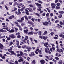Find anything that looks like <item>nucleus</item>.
Listing matches in <instances>:
<instances>
[{
	"label": "nucleus",
	"instance_id": "f257e3e1",
	"mask_svg": "<svg viewBox=\"0 0 64 64\" xmlns=\"http://www.w3.org/2000/svg\"><path fill=\"white\" fill-rule=\"evenodd\" d=\"M22 48H24L25 49V48H26V49H28L27 50V51L28 52H30V50H32V48L30 46H27L26 45H24V46H22Z\"/></svg>",
	"mask_w": 64,
	"mask_h": 64
},
{
	"label": "nucleus",
	"instance_id": "f03ea898",
	"mask_svg": "<svg viewBox=\"0 0 64 64\" xmlns=\"http://www.w3.org/2000/svg\"><path fill=\"white\" fill-rule=\"evenodd\" d=\"M17 56L19 58H20V60H18V62H21V61L23 62V60H22V59H21V58H22V57H21V55L20 54H17Z\"/></svg>",
	"mask_w": 64,
	"mask_h": 64
},
{
	"label": "nucleus",
	"instance_id": "7ed1b4c3",
	"mask_svg": "<svg viewBox=\"0 0 64 64\" xmlns=\"http://www.w3.org/2000/svg\"><path fill=\"white\" fill-rule=\"evenodd\" d=\"M39 38H40V39H43L45 40H46L48 38V37L47 36H39Z\"/></svg>",
	"mask_w": 64,
	"mask_h": 64
},
{
	"label": "nucleus",
	"instance_id": "20e7f679",
	"mask_svg": "<svg viewBox=\"0 0 64 64\" xmlns=\"http://www.w3.org/2000/svg\"><path fill=\"white\" fill-rule=\"evenodd\" d=\"M24 16H23L21 18V20H17L16 21L19 23H22L23 22V21H24Z\"/></svg>",
	"mask_w": 64,
	"mask_h": 64
},
{
	"label": "nucleus",
	"instance_id": "39448f33",
	"mask_svg": "<svg viewBox=\"0 0 64 64\" xmlns=\"http://www.w3.org/2000/svg\"><path fill=\"white\" fill-rule=\"evenodd\" d=\"M42 23L44 26H48V24H49V23L50 25L51 24V22H50L49 23L47 22H42Z\"/></svg>",
	"mask_w": 64,
	"mask_h": 64
},
{
	"label": "nucleus",
	"instance_id": "423d86ee",
	"mask_svg": "<svg viewBox=\"0 0 64 64\" xmlns=\"http://www.w3.org/2000/svg\"><path fill=\"white\" fill-rule=\"evenodd\" d=\"M35 4H36V5H37V6H38V8H42V7L41 6H42V5L41 4H39L38 3H35Z\"/></svg>",
	"mask_w": 64,
	"mask_h": 64
},
{
	"label": "nucleus",
	"instance_id": "0eeeda50",
	"mask_svg": "<svg viewBox=\"0 0 64 64\" xmlns=\"http://www.w3.org/2000/svg\"><path fill=\"white\" fill-rule=\"evenodd\" d=\"M9 36L12 39H14V38H15V35H14L13 34H12L10 35Z\"/></svg>",
	"mask_w": 64,
	"mask_h": 64
},
{
	"label": "nucleus",
	"instance_id": "6e6552de",
	"mask_svg": "<svg viewBox=\"0 0 64 64\" xmlns=\"http://www.w3.org/2000/svg\"><path fill=\"white\" fill-rule=\"evenodd\" d=\"M15 18V16H14V15H12V16H10L8 17V18L9 20L12 19H13V18Z\"/></svg>",
	"mask_w": 64,
	"mask_h": 64
},
{
	"label": "nucleus",
	"instance_id": "1a4fd4ad",
	"mask_svg": "<svg viewBox=\"0 0 64 64\" xmlns=\"http://www.w3.org/2000/svg\"><path fill=\"white\" fill-rule=\"evenodd\" d=\"M22 8H21L20 9V11L21 12L23 11L24 10V9L25 8V6H24V5L22 6Z\"/></svg>",
	"mask_w": 64,
	"mask_h": 64
},
{
	"label": "nucleus",
	"instance_id": "9d476101",
	"mask_svg": "<svg viewBox=\"0 0 64 64\" xmlns=\"http://www.w3.org/2000/svg\"><path fill=\"white\" fill-rule=\"evenodd\" d=\"M4 48L3 45L2 44H0V50H2Z\"/></svg>",
	"mask_w": 64,
	"mask_h": 64
},
{
	"label": "nucleus",
	"instance_id": "9b49d317",
	"mask_svg": "<svg viewBox=\"0 0 64 64\" xmlns=\"http://www.w3.org/2000/svg\"><path fill=\"white\" fill-rule=\"evenodd\" d=\"M25 11H26V15H29V11L26 9L24 10Z\"/></svg>",
	"mask_w": 64,
	"mask_h": 64
},
{
	"label": "nucleus",
	"instance_id": "f8f14e48",
	"mask_svg": "<svg viewBox=\"0 0 64 64\" xmlns=\"http://www.w3.org/2000/svg\"><path fill=\"white\" fill-rule=\"evenodd\" d=\"M28 29H26V30H24V33L26 34H27L28 33Z\"/></svg>",
	"mask_w": 64,
	"mask_h": 64
},
{
	"label": "nucleus",
	"instance_id": "ddd939ff",
	"mask_svg": "<svg viewBox=\"0 0 64 64\" xmlns=\"http://www.w3.org/2000/svg\"><path fill=\"white\" fill-rule=\"evenodd\" d=\"M16 26L18 27L19 28V29L20 31H22V28H21V26L19 25H16Z\"/></svg>",
	"mask_w": 64,
	"mask_h": 64
},
{
	"label": "nucleus",
	"instance_id": "4468645a",
	"mask_svg": "<svg viewBox=\"0 0 64 64\" xmlns=\"http://www.w3.org/2000/svg\"><path fill=\"white\" fill-rule=\"evenodd\" d=\"M20 55L22 56V57H23L24 56V53L23 52H22V51H20Z\"/></svg>",
	"mask_w": 64,
	"mask_h": 64
},
{
	"label": "nucleus",
	"instance_id": "2eb2a0df",
	"mask_svg": "<svg viewBox=\"0 0 64 64\" xmlns=\"http://www.w3.org/2000/svg\"><path fill=\"white\" fill-rule=\"evenodd\" d=\"M40 62L41 64H44L45 63V61L44 60H40Z\"/></svg>",
	"mask_w": 64,
	"mask_h": 64
},
{
	"label": "nucleus",
	"instance_id": "dca6fc26",
	"mask_svg": "<svg viewBox=\"0 0 64 64\" xmlns=\"http://www.w3.org/2000/svg\"><path fill=\"white\" fill-rule=\"evenodd\" d=\"M63 63V62H62V60H60L58 62V64H62Z\"/></svg>",
	"mask_w": 64,
	"mask_h": 64
},
{
	"label": "nucleus",
	"instance_id": "f3484780",
	"mask_svg": "<svg viewBox=\"0 0 64 64\" xmlns=\"http://www.w3.org/2000/svg\"><path fill=\"white\" fill-rule=\"evenodd\" d=\"M26 9H28V10H29L30 11H31V12L32 11V8H26Z\"/></svg>",
	"mask_w": 64,
	"mask_h": 64
},
{
	"label": "nucleus",
	"instance_id": "a211bd4d",
	"mask_svg": "<svg viewBox=\"0 0 64 64\" xmlns=\"http://www.w3.org/2000/svg\"><path fill=\"white\" fill-rule=\"evenodd\" d=\"M10 49H8V51L9 52H11L12 51H12V48L11 47H10Z\"/></svg>",
	"mask_w": 64,
	"mask_h": 64
},
{
	"label": "nucleus",
	"instance_id": "6ab92c4d",
	"mask_svg": "<svg viewBox=\"0 0 64 64\" xmlns=\"http://www.w3.org/2000/svg\"><path fill=\"white\" fill-rule=\"evenodd\" d=\"M14 32V30L13 29H11L9 31L10 33H13Z\"/></svg>",
	"mask_w": 64,
	"mask_h": 64
},
{
	"label": "nucleus",
	"instance_id": "aec40b11",
	"mask_svg": "<svg viewBox=\"0 0 64 64\" xmlns=\"http://www.w3.org/2000/svg\"><path fill=\"white\" fill-rule=\"evenodd\" d=\"M16 44L17 45H19V41L17 40H16Z\"/></svg>",
	"mask_w": 64,
	"mask_h": 64
},
{
	"label": "nucleus",
	"instance_id": "412c9836",
	"mask_svg": "<svg viewBox=\"0 0 64 64\" xmlns=\"http://www.w3.org/2000/svg\"><path fill=\"white\" fill-rule=\"evenodd\" d=\"M24 18L25 19V20H26L27 21H28V17H27V16H24Z\"/></svg>",
	"mask_w": 64,
	"mask_h": 64
},
{
	"label": "nucleus",
	"instance_id": "4be33fe9",
	"mask_svg": "<svg viewBox=\"0 0 64 64\" xmlns=\"http://www.w3.org/2000/svg\"><path fill=\"white\" fill-rule=\"evenodd\" d=\"M34 14L35 15H36V16H38V17H40V15H39L36 12H34Z\"/></svg>",
	"mask_w": 64,
	"mask_h": 64
},
{
	"label": "nucleus",
	"instance_id": "5701e85b",
	"mask_svg": "<svg viewBox=\"0 0 64 64\" xmlns=\"http://www.w3.org/2000/svg\"><path fill=\"white\" fill-rule=\"evenodd\" d=\"M15 13L16 14H17V15H21V14H19V12H18H18H17V11H16Z\"/></svg>",
	"mask_w": 64,
	"mask_h": 64
},
{
	"label": "nucleus",
	"instance_id": "b1692460",
	"mask_svg": "<svg viewBox=\"0 0 64 64\" xmlns=\"http://www.w3.org/2000/svg\"><path fill=\"white\" fill-rule=\"evenodd\" d=\"M59 13L60 14H63V12L62 11L60 10L59 12Z\"/></svg>",
	"mask_w": 64,
	"mask_h": 64
},
{
	"label": "nucleus",
	"instance_id": "393cba45",
	"mask_svg": "<svg viewBox=\"0 0 64 64\" xmlns=\"http://www.w3.org/2000/svg\"><path fill=\"white\" fill-rule=\"evenodd\" d=\"M28 34V35H32V32H29Z\"/></svg>",
	"mask_w": 64,
	"mask_h": 64
},
{
	"label": "nucleus",
	"instance_id": "a878e982",
	"mask_svg": "<svg viewBox=\"0 0 64 64\" xmlns=\"http://www.w3.org/2000/svg\"><path fill=\"white\" fill-rule=\"evenodd\" d=\"M4 7L6 9V10H9V9H8V7H7V6L6 5H4Z\"/></svg>",
	"mask_w": 64,
	"mask_h": 64
},
{
	"label": "nucleus",
	"instance_id": "bb28decb",
	"mask_svg": "<svg viewBox=\"0 0 64 64\" xmlns=\"http://www.w3.org/2000/svg\"><path fill=\"white\" fill-rule=\"evenodd\" d=\"M44 34H43L44 35H46V34H47V33H48V32H47V31L46 30L44 31Z\"/></svg>",
	"mask_w": 64,
	"mask_h": 64
},
{
	"label": "nucleus",
	"instance_id": "cd10ccee",
	"mask_svg": "<svg viewBox=\"0 0 64 64\" xmlns=\"http://www.w3.org/2000/svg\"><path fill=\"white\" fill-rule=\"evenodd\" d=\"M38 33V32H34H34H32V34H35V35L37 34Z\"/></svg>",
	"mask_w": 64,
	"mask_h": 64
},
{
	"label": "nucleus",
	"instance_id": "c85d7f7f",
	"mask_svg": "<svg viewBox=\"0 0 64 64\" xmlns=\"http://www.w3.org/2000/svg\"><path fill=\"white\" fill-rule=\"evenodd\" d=\"M36 63L35 62V60H34L32 61V64H35Z\"/></svg>",
	"mask_w": 64,
	"mask_h": 64
},
{
	"label": "nucleus",
	"instance_id": "c756f323",
	"mask_svg": "<svg viewBox=\"0 0 64 64\" xmlns=\"http://www.w3.org/2000/svg\"><path fill=\"white\" fill-rule=\"evenodd\" d=\"M42 33L41 32V31H40L38 32V35H41Z\"/></svg>",
	"mask_w": 64,
	"mask_h": 64
},
{
	"label": "nucleus",
	"instance_id": "7c9ffc66",
	"mask_svg": "<svg viewBox=\"0 0 64 64\" xmlns=\"http://www.w3.org/2000/svg\"><path fill=\"white\" fill-rule=\"evenodd\" d=\"M52 61H53L54 62V63H55V64H56V63L57 62V61L56 60H54V59H53Z\"/></svg>",
	"mask_w": 64,
	"mask_h": 64
},
{
	"label": "nucleus",
	"instance_id": "2f4dec72",
	"mask_svg": "<svg viewBox=\"0 0 64 64\" xmlns=\"http://www.w3.org/2000/svg\"><path fill=\"white\" fill-rule=\"evenodd\" d=\"M58 18H62V14H60L59 15V16H58Z\"/></svg>",
	"mask_w": 64,
	"mask_h": 64
},
{
	"label": "nucleus",
	"instance_id": "473e14b6",
	"mask_svg": "<svg viewBox=\"0 0 64 64\" xmlns=\"http://www.w3.org/2000/svg\"><path fill=\"white\" fill-rule=\"evenodd\" d=\"M38 2L40 4H43V2L42 1H41L40 0H39L38 1Z\"/></svg>",
	"mask_w": 64,
	"mask_h": 64
},
{
	"label": "nucleus",
	"instance_id": "72a5a7b5",
	"mask_svg": "<svg viewBox=\"0 0 64 64\" xmlns=\"http://www.w3.org/2000/svg\"><path fill=\"white\" fill-rule=\"evenodd\" d=\"M48 12L49 13H50V9H49V8H46Z\"/></svg>",
	"mask_w": 64,
	"mask_h": 64
},
{
	"label": "nucleus",
	"instance_id": "f704fd0d",
	"mask_svg": "<svg viewBox=\"0 0 64 64\" xmlns=\"http://www.w3.org/2000/svg\"><path fill=\"white\" fill-rule=\"evenodd\" d=\"M57 51H58V52H59V53L61 52L60 50L58 48L57 49Z\"/></svg>",
	"mask_w": 64,
	"mask_h": 64
},
{
	"label": "nucleus",
	"instance_id": "c9c22d12",
	"mask_svg": "<svg viewBox=\"0 0 64 64\" xmlns=\"http://www.w3.org/2000/svg\"><path fill=\"white\" fill-rule=\"evenodd\" d=\"M45 52L47 53H48V50L47 49V48H45Z\"/></svg>",
	"mask_w": 64,
	"mask_h": 64
},
{
	"label": "nucleus",
	"instance_id": "e433bc0d",
	"mask_svg": "<svg viewBox=\"0 0 64 64\" xmlns=\"http://www.w3.org/2000/svg\"><path fill=\"white\" fill-rule=\"evenodd\" d=\"M58 22H59V20H56L55 21V23H57Z\"/></svg>",
	"mask_w": 64,
	"mask_h": 64
},
{
	"label": "nucleus",
	"instance_id": "4c0bfd02",
	"mask_svg": "<svg viewBox=\"0 0 64 64\" xmlns=\"http://www.w3.org/2000/svg\"><path fill=\"white\" fill-rule=\"evenodd\" d=\"M13 44V42H10V44L9 45V46H11Z\"/></svg>",
	"mask_w": 64,
	"mask_h": 64
},
{
	"label": "nucleus",
	"instance_id": "58836bf2",
	"mask_svg": "<svg viewBox=\"0 0 64 64\" xmlns=\"http://www.w3.org/2000/svg\"><path fill=\"white\" fill-rule=\"evenodd\" d=\"M56 8L57 9H59L60 8V6H56Z\"/></svg>",
	"mask_w": 64,
	"mask_h": 64
},
{
	"label": "nucleus",
	"instance_id": "ea45409f",
	"mask_svg": "<svg viewBox=\"0 0 64 64\" xmlns=\"http://www.w3.org/2000/svg\"><path fill=\"white\" fill-rule=\"evenodd\" d=\"M4 30L3 29H0V32H4Z\"/></svg>",
	"mask_w": 64,
	"mask_h": 64
},
{
	"label": "nucleus",
	"instance_id": "a19ab883",
	"mask_svg": "<svg viewBox=\"0 0 64 64\" xmlns=\"http://www.w3.org/2000/svg\"><path fill=\"white\" fill-rule=\"evenodd\" d=\"M31 2V1H28L27 2V3H28V4H29V3H31V2Z\"/></svg>",
	"mask_w": 64,
	"mask_h": 64
},
{
	"label": "nucleus",
	"instance_id": "79ce46f5",
	"mask_svg": "<svg viewBox=\"0 0 64 64\" xmlns=\"http://www.w3.org/2000/svg\"><path fill=\"white\" fill-rule=\"evenodd\" d=\"M17 5V2H15L14 3V6H15V5Z\"/></svg>",
	"mask_w": 64,
	"mask_h": 64
},
{
	"label": "nucleus",
	"instance_id": "37998d69",
	"mask_svg": "<svg viewBox=\"0 0 64 64\" xmlns=\"http://www.w3.org/2000/svg\"><path fill=\"white\" fill-rule=\"evenodd\" d=\"M17 47L18 48H22V47L21 46H20L18 45H17Z\"/></svg>",
	"mask_w": 64,
	"mask_h": 64
},
{
	"label": "nucleus",
	"instance_id": "c03bdc74",
	"mask_svg": "<svg viewBox=\"0 0 64 64\" xmlns=\"http://www.w3.org/2000/svg\"><path fill=\"white\" fill-rule=\"evenodd\" d=\"M60 24L61 25H62L63 24V22H62L60 21Z\"/></svg>",
	"mask_w": 64,
	"mask_h": 64
},
{
	"label": "nucleus",
	"instance_id": "a18cd8bd",
	"mask_svg": "<svg viewBox=\"0 0 64 64\" xmlns=\"http://www.w3.org/2000/svg\"><path fill=\"white\" fill-rule=\"evenodd\" d=\"M50 34L51 35V36H53V34H54V32H52L50 33Z\"/></svg>",
	"mask_w": 64,
	"mask_h": 64
},
{
	"label": "nucleus",
	"instance_id": "49530a36",
	"mask_svg": "<svg viewBox=\"0 0 64 64\" xmlns=\"http://www.w3.org/2000/svg\"><path fill=\"white\" fill-rule=\"evenodd\" d=\"M14 28L15 29V30H16V32H17V30H18V28Z\"/></svg>",
	"mask_w": 64,
	"mask_h": 64
},
{
	"label": "nucleus",
	"instance_id": "de8ad7c7",
	"mask_svg": "<svg viewBox=\"0 0 64 64\" xmlns=\"http://www.w3.org/2000/svg\"><path fill=\"white\" fill-rule=\"evenodd\" d=\"M18 14H21V12H20V9H18Z\"/></svg>",
	"mask_w": 64,
	"mask_h": 64
},
{
	"label": "nucleus",
	"instance_id": "09e8293b",
	"mask_svg": "<svg viewBox=\"0 0 64 64\" xmlns=\"http://www.w3.org/2000/svg\"><path fill=\"white\" fill-rule=\"evenodd\" d=\"M21 37V36L20 35H18L17 36V38H20Z\"/></svg>",
	"mask_w": 64,
	"mask_h": 64
},
{
	"label": "nucleus",
	"instance_id": "8fccbe9b",
	"mask_svg": "<svg viewBox=\"0 0 64 64\" xmlns=\"http://www.w3.org/2000/svg\"><path fill=\"white\" fill-rule=\"evenodd\" d=\"M55 58L56 59V60H59V58H58L57 57H55Z\"/></svg>",
	"mask_w": 64,
	"mask_h": 64
},
{
	"label": "nucleus",
	"instance_id": "3c124183",
	"mask_svg": "<svg viewBox=\"0 0 64 64\" xmlns=\"http://www.w3.org/2000/svg\"><path fill=\"white\" fill-rule=\"evenodd\" d=\"M37 10H38V11H42V10H41V9L40 8H37Z\"/></svg>",
	"mask_w": 64,
	"mask_h": 64
},
{
	"label": "nucleus",
	"instance_id": "603ef678",
	"mask_svg": "<svg viewBox=\"0 0 64 64\" xmlns=\"http://www.w3.org/2000/svg\"><path fill=\"white\" fill-rule=\"evenodd\" d=\"M37 20L38 22H40L41 21V19L38 18V19Z\"/></svg>",
	"mask_w": 64,
	"mask_h": 64
},
{
	"label": "nucleus",
	"instance_id": "864d4df0",
	"mask_svg": "<svg viewBox=\"0 0 64 64\" xmlns=\"http://www.w3.org/2000/svg\"><path fill=\"white\" fill-rule=\"evenodd\" d=\"M15 62L16 64H19V63H18V62L17 60L15 61Z\"/></svg>",
	"mask_w": 64,
	"mask_h": 64
},
{
	"label": "nucleus",
	"instance_id": "5fc2aeb1",
	"mask_svg": "<svg viewBox=\"0 0 64 64\" xmlns=\"http://www.w3.org/2000/svg\"><path fill=\"white\" fill-rule=\"evenodd\" d=\"M14 23L16 24V25H18V23L17 22H14Z\"/></svg>",
	"mask_w": 64,
	"mask_h": 64
},
{
	"label": "nucleus",
	"instance_id": "6e6d98bb",
	"mask_svg": "<svg viewBox=\"0 0 64 64\" xmlns=\"http://www.w3.org/2000/svg\"><path fill=\"white\" fill-rule=\"evenodd\" d=\"M38 52L40 53V54H42V53H42V52L41 51V50H40L39 51H38Z\"/></svg>",
	"mask_w": 64,
	"mask_h": 64
},
{
	"label": "nucleus",
	"instance_id": "4d7b16f0",
	"mask_svg": "<svg viewBox=\"0 0 64 64\" xmlns=\"http://www.w3.org/2000/svg\"><path fill=\"white\" fill-rule=\"evenodd\" d=\"M34 41L36 43H38V41L36 40H34Z\"/></svg>",
	"mask_w": 64,
	"mask_h": 64
},
{
	"label": "nucleus",
	"instance_id": "13d9d810",
	"mask_svg": "<svg viewBox=\"0 0 64 64\" xmlns=\"http://www.w3.org/2000/svg\"><path fill=\"white\" fill-rule=\"evenodd\" d=\"M1 57L3 59H5V57L4 56H3V57H2V56Z\"/></svg>",
	"mask_w": 64,
	"mask_h": 64
},
{
	"label": "nucleus",
	"instance_id": "bf43d9fd",
	"mask_svg": "<svg viewBox=\"0 0 64 64\" xmlns=\"http://www.w3.org/2000/svg\"><path fill=\"white\" fill-rule=\"evenodd\" d=\"M55 21V20L53 18H52V22H54Z\"/></svg>",
	"mask_w": 64,
	"mask_h": 64
},
{
	"label": "nucleus",
	"instance_id": "052dcab7",
	"mask_svg": "<svg viewBox=\"0 0 64 64\" xmlns=\"http://www.w3.org/2000/svg\"><path fill=\"white\" fill-rule=\"evenodd\" d=\"M62 36H63V34H60L59 35V36L60 37H62Z\"/></svg>",
	"mask_w": 64,
	"mask_h": 64
},
{
	"label": "nucleus",
	"instance_id": "680f3d73",
	"mask_svg": "<svg viewBox=\"0 0 64 64\" xmlns=\"http://www.w3.org/2000/svg\"><path fill=\"white\" fill-rule=\"evenodd\" d=\"M11 39V38H10V37L8 38H7V40H10Z\"/></svg>",
	"mask_w": 64,
	"mask_h": 64
},
{
	"label": "nucleus",
	"instance_id": "e2e57ef3",
	"mask_svg": "<svg viewBox=\"0 0 64 64\" xmlns=\"http://www.w3.org/2000/svg\"><path fill=\"white\" fill-rule=\"evenodd\" d=\"M8 3L10 5H12V2H8Z\"/></svg>",
	"mask_w": 64,
	"mask_h": 64
},
{
	"label": "nucleus",
	"instance_id": "0e129e2a",
	"mask_svg": "<svg viewBox=\"0 0 64 64\" xmlns=\"http://www.w3.org/2000/svg\"><path fill=\"white\" fill-rule=\"evenodd\" d=\"M46 15V14L45 13V12H44L43 13V14H42V16H45V15Z\"/></svg>",
	"mask_w": 64,
	"mask_h": 64
},
{
	"label": "nucleus",
	"instance_id": "69168bd1",
	"mask_svg": "<svg viewBox=\"0 0 64 64\" xmlns=\"http://www.w3.org/2000/svg\"><path fill=\"white\" fill-rule=\"evenodd\" d=\"M56 5H57V6H60V4L59 3H58L56 4Z\"/></svg>",
	"mask_w": 64,
	"mask_h": 64
},
{
	"label": "nucleus",
	"instance_id": "338daca9",
	"mask_svg": "<svg viewBox=\"0 0 64 64\" xmlns=\"http://www.w3.org/2000/svg\"><path fill=\"white\" fill-rule=\"evenodd\" d=\"M53 13H50V16H51V17H52V16H53Z\"/></svg>",
	"mask_w": 64,
	"mask_h": 64
},
{
	"label": "nucleus",
	"instance_id": "774afa93",
	"mask_svg": "<svg viewBox=\"0 0 64 64\" xmlns=\"http://www.w3.org/2000/svg\"><path fill=\"white\" fill-rule=\"evenodd\" d=\"M31 16H28V19H31Z\"/></svg>",
	"mask_w": 64,
	"mask_h": 64
}]
</instances>
